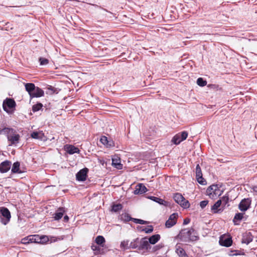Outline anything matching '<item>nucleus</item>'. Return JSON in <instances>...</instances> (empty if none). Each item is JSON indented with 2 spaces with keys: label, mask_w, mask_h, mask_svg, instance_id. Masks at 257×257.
<instances>
[{
  "label": "nucleus",
  "mask_w": 257,
  "mask_h": 257,
  "mask_svg": "<svg viewBox=\"0 0 257 257\" xmlns=\"http://www.w3.org/2000/svg\"><path fill=\"white\" fill-rule=\"evenodd\" d=\"M161 236L159 234H155L149 238L150 243L154 244L160 239Z\"/></svg>",
  "instance_id": "bb28decb"
},
{
  "label": "nucleus",
  "mask_w": 257,
  "mask_h": 257,
  "mask_svg": "<svg viewBox=\"0 0 257 257\" xmlns=\"http://www.w3.org/2000/svg\"><path fill=\"white\" fill-rule=\"evenodd\" d=\"M251 200L250 198H244L242 199L238 205V208L241 211H245L249 208Z\"/></svg>",
  "instance_id": "6e6552de"
},
{
  "label": "nucleus",
  "mask_w": 257,
  "mask_h": 257,
  "mask_svg": "<svg viewBox=\"0 0 257 257\" xmlns=\"http://www.w3.org/2000/svg\"><path fill=\"white\" fill-rule=\"evenodd\" d=\"M68 219H69V217H68V216L67 215H66V216H64V220L65 221L67 222L68 220Z\"/></svg>",
  "instance_id": "5fc2aeb1"
},
{
  "label": "nucleus",
  "mask_w": 257,
  "mask_h": 257,
  "mask_svg": "<svg viewBox=\"0 0 257 257\" xmlns=\"http://www.w3.org/2000/svg\"><path fill=\"white\" fill-rule=\"evenodd\" d=\"M65 211L64 210V208L63 207H60L58 209V210L56 211L55 213L54 214V218L55 220H59L61 219Z\"/></svg>",
  "instance_id": "b1692460"
},
{
  "label": "nucleus",
  "mask_w": 257,
  "mask_h": 257,
  "mask_svg": "<svg viewBox=\"0 0 257 257\" xmlns=\"http://www.w3.org/2000/svg\"><path fill=\"white\" fill-rule=\"evenodd\" d=\"M65 147L67 152L69 154H79L80 152L79 149L73 145H66Z\"/></svg>",
  "instance_id": "f3484780"
},
{
  "label": "nucleus",
  "mask_w": 257,
  "mask_h": 257,
  "mask_svg": "<svg viewBox=\"0 0 257 257\" xmlns=\"http://www.w3.org/2000/svg\"><path fill=\"white\" fill-rule=\"evenodd\" d=\"M31 136L33 139L42 140L44 137V134L42 131L34 132L31 134Z\"/></svg>",
  "instance_id": "393cba45"
},
{
  "label": "nucleus",
  "mask_w": 257,
  "mask_h": 257,
  "mask_svg": "<svg viewBox=\"0 0 257 257\" xmlns=\"http://www.w3.org/2000/svg\"><path fill=\"white\" fill-rule=\"evenodd\" d=\"M16 102L13 99L7 98L3 102V108L4 109L8 112L9 109H11L15 107Z\"/></svg>",
  "instance_id": "39448f33"
},
{
  "label": "nucleus",
  "mask_w": 257,
  "mask_h": 257,
  "mask_svg": "<svg viewBox=\"0 0 257 257\" xmlns=\"http://www.w3.org/2000/svg\"><path fill=\"white\" fill-rule=\"evenodd\" d=\"M91 249L93 250H97V251H98L100 250V247L99 246H98L97 245H95V244H92L91 245Z\"/></svg>",
  "instance_id": "de8ad7c7"
},
{
  "label": "nucleus",
  "mask_w": 257,
  "mask_h": 257,
  "mask_svg": "<svg viewBox=\"0 0 257 257\" xmlns=\"http://www.w3.org/2000/svg\"><path fill=\"white\" fill-rule=\"evenodd\" d=\"M20 136L17 133L15 130V133H13L11 135L8 137V141L10 143V145H14L19 143L20 141Z\"/></svg>",
  "instance_id": "9d476101"
},
{
  "label": "nucleus",
  "mask_w": 257,
  "mask_h": 257,
  "mask_svg": "<svg viewBox=\"0 0 257 257\" xmlns=\"http://www.w3.org/2000/svg\"><path fill=\"white\" fill-rule=\"evenodd\" d=\"M112 165L117 169H121L122 168V165L120 163V160L117 157L112 159Z\"/></svg>",
  "instance_id": "4be33fe9"
},
{
  "label": "nucleus",
  "mask_w": 257,
  "mask_h": 257,
  "mask_svg": "<svg viewBox=\"0 0 257 257\" xmlns=\"http://www.w3.org/2000/svg\"><path fill=\"white\" fill-rule=\"evenodd\" d=\"M162 247V245H157V246H155L154 247V249L155 251H156V250L161 248Z\"/></svg>",
  "instance_id": "8fccbe9b"
},
{
  "label": "nucleus",
  "mask_w": 257,
  "mask_h": 257,
  "mask_svg": "<svg viewBox=\"0 0 257 257\" xmlns=\"http://www.w3.org/2000/svg\"><path fill=\"white\" fill-rule=\"evenodd\" d=\"M134 222L140 224H146L148 222L140 219L133 218Z\"/></svg>",
  "instance_id": "a19ab883"
},
{
  "label": "nucleus",
  "mask_w": 257,
  "mask_h": 257,
  "mask_svg": "<svg viewBox=\"0 0 257 257\" xmlns=\"http://www.w3.org/2000/svg\"><path fill=\"white\" fill-rule=\"evenodd\" d=\"M190 222V219L189 218H185L183 221V224L186 225L188 224Z\"/></svg>",
  "instance_id": "09e8293b"
},
{
  "label": "nucleus",
  "mask_w": 257,
  "mask_h": 257,
  "mask_svg": "<svg viewBox=\"0 0 257 257\" xmlns=\"http://www.w3.org/2000/svg\"><path fill=\"white\" fill-rule=\"evenodd\" d=\"M143 231H145L147 233H151L153 231V227L152 225H150L148 227H146L142 230Z\"/></svg>",
  "instance_id": "37998d69"
},
{
  "label": "nucleus",
  "mask_w": 257,
  "mask_h": 257,
  "mask_svg": "<svg viewBox=\"0 0 257 257\" xmlns=\"http://www.w3.org/2000/svg\"><path fill=\"white\" fill-rule=\"evenodd\" d=\"M25 86L26 91L29 93L30 96L36 87L35 84L32 83H28L25 84Z\"/></svg>",
  "instance_id": "a878e982"
},
{
  "label": "nucleus",
  "mask_w": 257,
  "mask_h": 257,
  "mask_svg": "<svg viewBox=\"0 0 257 257\" xmlns=\"http://www.w3.org/2000/svg\"><path fill=\"white\" fill-rule=\"evenodd\" d=\"M197 84L200 86H204L206 85L207 82L204 80L202 78H199L197 80Z\"/></svg>",
  "instance_id": "c9c22d12"
},
{
  "label": "nucleus",
  "mask_w": 257,
  "mask_h": 257,
  "mask_svg": "<svg viewBox=\"0 0 257 257\" xmlns=\"http://www.w3.org/2000/svg\"><path fill=\"white\" fill-rule=\"evenodd\" d=\"M20 163L19 162H15L13 164V165L12 166V168L11 170L12 173H18L21 174L23 173L22 171L20 169Z\"/></svg>",
  "instance_id": "5701e85b"
},
{
  "label": "nucleus",
  "mask_w": 257,
  "mask_h": 257,
  "mask_svg": "<svg viewBox=\"0 0 257 257\" xmlns=\"http://www.w3.org/2000/svg\"><path fill=\"white\" fill-rule=\"evenodd\" d=\"M44 91L38 87H36L34 91L32 93V95L30 96L31 98L33 97H40L44 96Z\"/></svg>",
  "instance_id": "dca6fc26"
},
{
  "label": "nucleus",
  "mask_w": 257,
  "mask_h": 257,
  "mask_svg": "<svg viewBox=\"0 0 257 257\" xmlns=\"http://www.w3.org/2000/svg\"><path fill=\"white\" fill-rule=\"evenodd\" d=\"M178 214L177 213L172 214L165 223V226L167 228H171L175 225L177 221Z\"/></svg>",
  "instance_id": "0eeeda50"
},
{
  "label": "nucleus",
  "mask_w": 257,
  "mask_h": 257,
  "mask_svg": "<svg viewBox=\"0 0 257 257\" xmlns=\"http://www.w3.org/2000/svg\"><path fill=\"white\" fill-rule=\"evenodd\" d=\"M244 213H237L235 214L234 218H233V222L234 223V224H238V223H236V221H240L243 217Z\"/></svg>",
  "instance_id": "7c9ffc66"
},
{
  "label": "nucleus",
  "mask_w": 257,
  "mask_h": 257,
  "mask_svg": "<svg viewBox=\"0 0 257 257\" xmlns=\"http://www.w3.org/2000/svg\"><path fill=\"white\" fill-rule=\"evenodd\" d=\"M139 238H136L130 243V248H136L137 247L139 248Z\"/></svg>",
  "instance_id": "2f4dec72"
},
{
  "label": "nucleus",
  "mask_w": 257,
  "mask_h": 257,
  "mask_svg": "<svg viewBox=\"0 0 257 257\" xmlns=\"http://www.w3.org/2000/svg\"><path fill=\"white\" fill-rule=\"evenodd\" d=\"M54 89L55 88L52 86H50L49 87H48V89L51 90L52 91V93L54 92Z\"/></svg>",
  "instance_id": "864d4df0"
},
{
  "label": "nucleus",
  "mask_w": 257,
  "mask_h": 257,
  "mask_svg": "<svg viewBox=\"0 0 257 257\" xmlns=\"http://www.w3.org/2000/svg\"><path fill=\"white\" fill-rule=\"evenodd\" d=\"M122 208V206L121 204H114L112 206V210L114 212H117Z\"/></svg>",
  "instance_id": "f704fd0d"
},
{
  "label": "nucleus",
  "mask_w": 257,
  "mask_h": 257,
  "mask_svg": "<svg viewBox=\"0 0 257 257\" xmlns=\"http://www.w3.org/2000/svg\"><path fill=\"white\" fill-rule=\"evenodd\" d=\"M177 237L181 241L185 242L196 241L199 239L198 233L192 227L182 229Z\"/></svg>",
  "instance_id": "f257e3e1"
},
{
  "label": "nucleus",
  "mask_w": 257,
  "mask_h": 257,
  "mask_svg": "<svg viewBox=\"0 0 257 257\" xmlns=\"http://www.w3.org/2000/svg\"><path fill=\"white\" fill-rule=\"evenodd\" d=\"M15 133V130L7 126L6 124H2L0 125V135H4L8 138L13 133Z\"/></svg>",
  "instance_id": "423d86ee"
},
{
  "label": "nucleus",
  "mask_w": 257,
  "mask_h": 257,
  "mask_svg": "<svg viewBox=\"0 0 257 257\" xmlns=\"http://www.w3.org/2000/svg\"><path fill=\"white\" fill-rule=\"evenodd\" d=\"M219 200L221 201V204L222 207H224L228 202L229 197L228 196H224L221 197V199H219Z\"/></svg>",
  "instance_id": "473e14b6"
},
{
  "label": "nucleus",
  "mask_w": 257,
  "mask_h": 257,
  "mask_svg": "<svg viewBox=\"0 0 257 257\" xmlns=\"http://www.w3.org/2000/svg\"><path fill=\"white\" fill-rule=\"evenodd\" d=\"M43 107V104L41 103H37L34 105L32 107V110L34 112H36L40 110Z\"/></svg>",
  "instance_id": "72a5a7b5"
},
{
  "label": "nucleus",
  "mask_w": 257,
  "mask_h": 257,
  "mask_svg": "<svg viewBox=\"0 0 257 257\" xmlns=\"http://www.w3.org/2000/svg\"><path fill=\"white\" fill-rule=\"evenodd\" d=\"M150 198L151 200H152L156 202H158L160 204H163L164 202H165V201L164 200H163L161 198H159L158 197H155V196H151V197H150Z\"/></svg>",
  "instance_id": "4c0bfd02"
},
{
  "label": "nucleus",
  "mask_w": 257,
  "mask_h": 257,
  "mask_svg": "<svg viewBox=\"0 0 257 257\" xmlns=\"http://www.w3.org/2000/svg\"><path fill=\"white\" fill-rule=\"evenodd\" d=\"M175 252L179 257H189L181 243H177L175 245Z\"/></svg>",
  "instance_id": "ddd939ff"
},
{
  "label": "nucleus",
  "mask_w": 257,
  "mask_h": 257,
  "mask_svg": "<svg viewBox=\"0 0 257 257\" xmlns=\"http://www.w3.org/2000/svg\"><path fill=\"white\" fill-rule=\"evenodd\" d=\"M180 135L182 141L186 140L188 137V133L186 131L182 132Z\"/></svg>",
  "instance_id": "a18cd8bd"
},
{
  "label": "nucleus",
  "mask_w": 257,
  "mask_h": 257,
  "mask_svg": "<svg viewBox=\"0 0 257 257\" xmlns=\"http://www.w3.org/2000/svg\"><path fill=\"white\" fill-rule=\"evenodd\" d=\"M252 241V236L250 232L245 233L242 237V242L248 244Z\"/></svg>",
  "instance_id": "6ab92c4d"
},
{
  "label": "nucleus",
  "mask_w": 257,
  "mask_h": 257,
  "mask_svg": "<svg viewBox=\"0 0 257 257\" xmlns=\"http://www.w3.org/2000/svg\"><path fill=\"white\" fill-rule=\"evenodd\" d=\"M130 241L128 240H124L121 242L120 247L121 249L126 250L130 249Z\"/></svg>",
  "instance_id": "cd10ccee"
},
{
  "label": "nucleus",
  "mask_w": 257,
  "mask_h": 257,
  "mask_svg": "<svg viewBox=\"0 0 257 257\" xmlns=\"http://www.w3.org/2000/svg\"><path fill=\"white\" fill-rule=\"evenodd\" d=\"M237 251L236 250H234V251H231V252H232L233 253H231L230 254V255H239L240 254V253H234V252H236Z\"/></svg>",
  "instance_id": "3c124183"
},
{
  "label": "nucleus",
  "mask_w": 257,
  "mask_h": 257,
  "mask_svg": "<svg viewBox=\"0 0 257 257\" xmlns=\"http://www.w3.org/2000/svg\"><path fill=\"white\" fill-rule=\"evenodd\" d=\"M210 189H214V195L211 196V198H214L217 196H219L221 195L222 191L219 188L217 185H212L210 186Z\"/></svg>",
  "instance_id": "412c9836"
},
{
  "label": "nucleus",
  "mask_w": 257,
  "mask_h": 257,
  "mask_svg": "<svg viewBox=\"0 0 257 257\" xmlns=\"http://www.w3.org/2000/svg\"><path fill=\"white\" fill-rule=\"evenodd\" d=\"M12 163L10 161H5L0 164V172L1 173H6L11 168Z\"/></svg>",
  "instance_id": "4468645a"
},
{
  "label": "nucleus",
  "mask_w": 257,
  "mask_h": 257,
  "mask_svg": "<svg viewBox=\"0 0 257 257\" xmlns=\"http://www.w3.org/2000/svg\"><path fill=\"white\" fill-rule=\"evenodd\" d=\"M105 241V240L104 238L101 235L97 236L95 239V242L96 243V244L101 246H103Z\"/></svg>",
  "instance_id": "c85d7f7f"
},
{
  "label": "nucleus",
  "mask_w": 257,
  "mask_h": 257,
  "mask_svg": "<svg viewBox=\"0 0 257 257\" xmlns=\"http://www.w3.org/2000/svg\"><path fill=\"white\" fill-rule=\"evenodd\" d=\"M39 62L42 65H47L49 63V60L44 58L41 57L39 58Z\"/></svg>",
  "instance_id": "c03bdc74"
},
{
  "label": "nucleus",
  "mask_w": 257,
  "mask_h": 257,
  "mask_svg": "<svg viewBox=\"0 0 257 257\" xmlns=\"http://www.w3.org/2000/svg\"><path fill=\"white\" fill-rule=\"evenodd\" d=\"M174 199L176 202L184 208H187L190 206L189 201L186 200L180 193H176L174 196Z\"/></svg>",
  "instance_id": "7ed1b4c3"
},
{
  "label": "nucleus",
  "mask_w": 257,
  "mask_h": 257,
  "mask_svg": "<svg viewBox=\"0 0 257 257\" xmlns=\"http://www.w3.org/2000/svg\"><path fill=\"white\" fill-rule=\"evenodd\" d=\"M196 178L202 175L201 168L199 164H197L195 169Z\"/></svg>",
  "instance_id": "58836bf2"
},
{
  "label": "nucleus",
  "mask_w": 257,
  "mask_h": 257,
  "mask_svg": "<svg viewBox=\"0 0 257 257\" xmlns=\"http://www.w3.org/2000/svg\"><path fill=\"white\" fill-rule=\"evenodd\" d=\"M147 189L145 185L140 184L136 186V190L134 191L135 194H143L147 192Z\"/></svg>",
  "instance_id": "a211bd4d"
},
{
  "label": "nucleus",
  "mask_w": 257,
  "mask_h": 257,
  "mask_svg": "<svg viewBox=\"0 0 257 257\" xmlns=\"http://www.w3.org/2000/svg\"><path fill=\"white\" fill-rule=\"evenodd\" d=\"M253 192L257 193V186H254L252 187Z\"/></svg>",
  "instance_id": "603ef678"
},
{
  "label": "nucleus",
  "mask_w": 257,
  "mask_h": 257,
  "mask_svg": "<svg viewBox=\"0 0 257 257\" xmlns=\"http://www.w3.org/2000/svg\"><path fill=\"white\" fill-rule=\"evenodd\" d=\"M88 169L86 168L80 170L76 175V179L79 181H84L86 179Z\"/></svg>",
  "instance_id": "9b49d317"
},
{
  "label": "nucleus",
  "mask_w": 257,
  "mask_h": 257,
  "mask_svg": "<svg viewBox=\"0 0 257 257\" xmlns=\"http://www.w3.org/2000/svg\"><path fill=\"white\" fill-rule=\"evenodd\" d=\"M221 206V201L218 200L213 206H212L211 209L214 213L220 212L223 210V209L219 208Z\"/></svg>",
  "instance_id": "aec40b11"
},
{
  "label": "nucleus",
  "mask_w": 257,
  "mask_h": 257,
  "mask_svg": "<svg viewBox=\"0 0 257 257\" xmlns=\"http://www.w3.org/2000/svg\"><path fill=\"white\" fill-rule=\"evenodd\" d=\"M33 236V235H30L27 237H25L22 239V243L23 244H27L30 242H34V241L30 240V237Z\"/></svg>",
  "instance_id": "e433bc0d"
},
{
  "label": "nucleus",
  "mask_w": 257,
  "mask_h": 257,
  "mask_svg": "<svg viewBox=\"0 0 257 257\" xmlns=\"http://www.w3.org/2000/svg\"><path fill=\"white\" fill-rule=\"evenodd\" d=\"M30 240L34 241L35 243H44L48 241L49 239L47 236H39V235H34L30 237Z\"/></svg>",
  "instance_id": "1a4fd4ad"
},
{
  "label": "nucleus",
  "mask_w": 257,
  "mask_h": 257,
  "mask_svg": "<svg viewBox=\"0 0 257 257\" xmlns=\"http://www.w3.org/2000/svg\"><path fill=\"white\" fill-rule=\"evenodd\" d=\"M100 142L107 148H110L114 146V142L112 140H108L105 136H102L100 139Z\"/></svg>",
  "instance_id": "2eb2a0df"
},
{
  "label": "nucleus",
  "mask_w": 257,
  "mask_h": 257,
  "mask_svg": "<svg viewBox=\"0 0 257 257\" xmlns=\"http://www.w3.org/2000/svg\"><path fill=\"white\" fill-rule=\"evenodd\" d=\"M196 179L198 182L202 185H205L206 184V180L202 177V175H201L199 177H196Z\"/></svg>",
  "instance_id": "ea45409f"
},
{
  "label": "nucleus",
  "mask_w": 257,
  "mask_h": 257,
  "mask_svg": "<svg viewBox=\"0 0 257 257\" xmlns=\"http://www.w3.org/2000/svg\"><path fill=\"white\" fill-rule=\"evenodd\" d=\"M208 203V201L203 200L200 202V206L202 208H204Z\"/></svg>",
  "instance_id": "49530a36"
},
{
  "label": "nucleus",
  "mask_w": 257,
  "mask_h": 257,
  "mask_svg": "<svg viewBox=\"0 0 257 257\" xmlns=\"http://www.w3.org/2000/svg\"><path fill=\"white\" fill-rule=\"evenodd\" d=\"M214 193L215 192L214 189H210V186L207 189L206 193L207 195H208L210 197V198H211V196L214 195Z\"/></svg>",
  "instance_id": "79ce46f5"
},
{
  "label": "nucleus",
  "mask_w": 257,
  "mask_h": 257,
  "mask_svg": "<svg viewBox=\"0 0 257 257\" xmlns=\"http://www.w3.org/2000/svg\"><path fill=\"white\" fill-rule=\"evenodd\" d=\"M0 219L2 224L7 225L10 221L11 214L9 209L5 207H0Z\"/></svg>",
  "instance_id": "f03ea898"
},
{
  "label": "nucleus",
  "mask_w": 257,
  "mask_h": 257,
  "mask_svg": "<svg viewBox=\"0 0 257 257\" xmlns=\"http://www.w3.org/2000/svg\"><path fill=\"white\" fill-rule=\"evenodd\" d=\"M149 243L150 242L147 240L146 237L142 238L140 241L139 249L148 250L149 249L151 248V246Z\"/></svg>",
  "instance_id": "f8f14e48"
},
{
  "label": "nucleus",
  "mask_w": 257,
  "mask_h": 257,
  "mask_svg": "<svg viewBox=\"0 0 257 257\" xmlns=\"http://www.w3.org/2000/svg\"><path fill=\"white\" fill-rule=\"evenodd\" d=\"M182 141L180 134L176 135L172 140V142L175 145L179 144Z\"/></svg>",
  "instance_id": "c756f323"
},
{
  "label": "nucleus",
  "mask_w": 257,
  "mask_h": 257,
  "mask_svg": "<svg viewBox=\"0 0 257 257\" xmlns=\"http://www.w3.org/2000/svg\"><path fill=\"white\" fill-rule=\"evenodd\" d=\"M219 242L221 246H230L232 243V237L230 235L223 234L220 237Z\"/></svg>",
  "instance_id": "20e7f679"
}]
</instances>
